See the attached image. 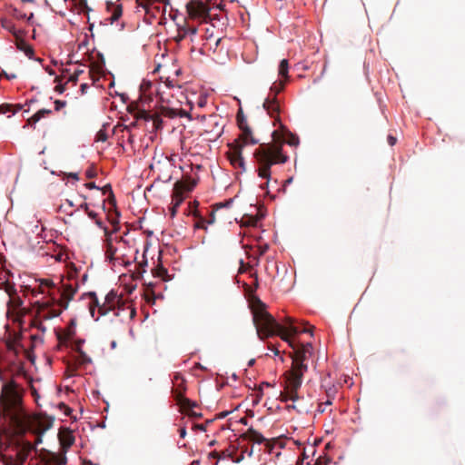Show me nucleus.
Listing matches in <instances>:
<instances>
[{
  "mask_svg": "<svg viewBox=\"0 0 465 465\" xmlns=\"http://www.w3.org/2000/svg\"><path fill=\"white\" fill-rule=\"evenodd\" d=\"M153 86V84L150 80L143 79L140 84V89L143 93H146L151 90Z\"/></svg>",
  "mask_w": 465,
  "mask_h": 465,
  "instance_id": "obj_24",
  "label": "nucleus"
},
{
  "mask_svg": "<svg viewBox=\"0 0 465 465\" xmlns=\"http://www.w3.org/2000/svg\"><path fill=\"white\" fill-rule=\"evenodd\" d=\"M396 141H397V139L394 136H392V135L388 136V143L390 145H391V146L394 145L396 143Z\"/></svg>",
  "mask_w": 465,
  "mask_h": 465,
  "instance_id": "obj_47",
  "label": "nucleus"
},
{
  "mask_svg": "<svg viewBox=\"0 0 465 465\" xmlns=\"http://www.w3.org/2000/svg\"><path fill=\"white\" fill-rule=\"evenodd\" d=\"M76 290L72 289L71 287L68 290V292H65L64 295H69V300L73 299L74 294L75 293Z\"/></svg>",
  "mask_w": 465,
  "mask_h": 465,
  "instance_id": "obj_48",
  "label": "nucleus"
},
{
  "mask_svg": "<svg viewBox=\"0 0 465 465\" xmlns=\"http://www.w3.org/2000/svg\"><path fill=\"white\" fill-rule=\"evenodd\" d=\"M197 33V28L196 27H189L186 31H185V35L186 34H189V35H195Z\"/></svg>",
  "mask_w": 465,
  "mask_h": 465,
  "instance_id": "obj_45",
  "label": "nucleus"
},
{
  "mask_svg": "<svg viewBox=\"0 0 465 465\" xmlns=\"http://www.w3.org/2000/svg\"><path fill=\"white\" fill-rule=\"evenodd\" d=\"M10 9H11L10 14H11L14 17H15V18H17V19H24V18H25V17H26V14H25V13H22V12H20L16 7H15V6L11 5V6H10Z\"/></svg>",
  "mask_w": 465,
  "mask_h": 465,
  "instance_id": "obj_25",
  "label": "nucleus"
},
{
  "mask_svg": "<svg viewBox=\"0 0 465 465\" xmlns=\"http://www.w3.org/2000/svg\"><path fill=\"white\" fill-rule=\"evenodd\" d=\"M152 122L155 130L162 128L163 120L160 117L153 116V120H152Z\"/></svg>",
  "mask_w": 465,
  "mask_h": 465,
  "instance_id": "obj_33",
  "label": "nucleus"
},
{
  "mask_svg": "<svg viewBox=\"0 0 465 465\" xmlns=\"http://www.w3.org/2000/svg\"><path fill=\"white\" fill-rule=\"evenodd\" d=\"M68 177L72 178L74 182L79 181V175L77 173H69L66 174Z\"/></svg>",
  "mask_w": 465,
  "mask_h": 465,
  "instance_id": "obj_42",
  "label": "nucleus"
},
{
  "mask_svg": "<svg viewBox=\"0 0 465 465\" xmlns=\"http://www.w3.org/2000/svg\"><path fill=\"white\" fill-rule=\"evenodd\" d=\"M123 14L122 5H114V9L112 10V15L109 18L110 23L114 24L115 21H117Z\"/></svg>",
  "mask_w": 465,
  "mask_h": 465,
  "instance_id": "obj_19",
  "label": "nucleus"
},
{
  "mask_svg": "<svg viewBox=\"0 0 465 465\" xmlns=\"http://www.w3.org/2000/svg\"><path fill=\"white\" fill-rule=\"evenodd\" d=\"M279 81H275L270 87L269 94L262 104L263 109L271 117H276L281 112V103L277 95L284 90L285 84L290 79L289 62L287 59L280 61L278 66Z\"/></svg>",
  "mask_w": 465,
  "mask_h": 465,
  "instance_id": "obj_3",
  "label": "nucleus"
},
{
  "mask_svg": "<svg viewBox=\"0 0 465 465\" xmlns=\"http://www.w3.org/2000/svg\"><path fill=\"white\" fill-rule=\"evenodd\" d=\"M66 463V457L64 456L63 457V460L57 463V465H64Z\"/></svg>",
  "mask_w": 465,
  "mask_h": 465,
  "instance_id": "obj_63",
  "label": "nucleus"
},
{
  "mask_svg": "<svg viewBox=\"0 0 465 465\" xmlns=\"http://www.w3.org/2000/svg\"><path fill=\"white\" fill-rule=\"evenodd\" d=\"M169 116L173 117H179V118H187L189 121L193 120V116L190 112L184 110V109H172Z\"/></svg>",
  "mask_w": 465,
  "mask_h": 465,
  "instance_id": "obj_16",
  "label": "nucleus"
},
{
  "mask_svg": "<svg viewBox=\"0 0 465 465\" xmlns=\"http://www.w3.org/2000/svg\"><path fill=\"white\" fill-rule=\"evenodd\" d=\"M65 90V86L64 84L62 83H58L55 87H54V91L59 94H62Z\"/></svg>",
  "mask_w": 465,
  "mask_h": 465,
  "instance_id": "obj_35",
  "label": "nucleus"
},
{
  "mask_svg": "<svg viewBox=\"0 0 465 465\" xmlns=\"http://www.w3.org/2000/svg\"><path fill=\"white\" fill-rule=\"evenodd\" d=\"M204 104H205V99L204 98H200L199 101H198V105L200 107H203V106H204Z\"/></svg>",
  "mask_w": 465,
  "mask_h": 465,
  "instance_id": "obj_57",
  "label": "nucleus"
},
{
  "mask_svg": "<svg viewBox=\"0 0 465 465\" xmlns=\"http://www.w3.org/2000/svg\"><path fill=\"white\" fill-rule=\"evenodd\" d=\"M115 94L121 97L122 102L126 103L128 100V95L126 94H118L117 92Z\"/></svg>",
  "mask_w": 465,
  "mask_h": 465,
  "instance_id": "obj_50",
  "label": "nucleus"
},
{
  "mask_svg": "<svg viewBox=\"0 0 465 465\" xmlns=\"http://www.w3.org/2000/svg\"><path fill=\"white\" fill-rule=\"evenodd\" d=\"M66 105V101L64 100H55L54 101V110L59 111Z\"/></svg>",
  "mask_w": 465,
  "mask_h": 465,
  "instance_id": "obj_32",
  "label": "nucleus"
},
{
  "mask_svg": "<svg viewBox=\"0 0 465 465\" xmlns=\"http://www.w3.org/2000/svg\"><path fill=\"white\" fill-rule=\"evenodd\" d=\"M327 394H328V400L324 403H320L317 408V411L319 413H323L325 411V406L332 404V399L330 396V392H327Z\"/></svg>",
  "mask_w": 465,
  "mask_h": 465,
  "instance_id": "obj_26",
  "label": "nucleus"
},
{
  "mask_svg": "<svg viewBox=\"0 0 465 465\" xmlns=\"http://www.w3.org/2000/svg\"><path fill=\"white\" fill-rule=\"evenodd\" d=\"M136 118H137V120H143L144 122H151L152 120H153V115H152L147 111L143 109L137 113Z\"/></svg>",
  "mask_w": 465,
  "mask_h": 465,
  "instance_id": "obj_21",
  "label": "nucleus"
},
{
  "mask_svg": "<svg viewBox=\"0 0 465 465\" xmlns=\"http://www.w3.org/2000/svg\"><path fill=\"white\" fill-rule=\"evenodd\" d=\"M84 186L89 190H94V189L100 190L101 189V187L96 185L95 183H87L84 184Z\"/></svg>",
  "mask_w": 465,
  "mask_h": 465,
  "instance_id": "obj_38",
  "label": "nucleus"
},
{
  "mask_svg": "<svg viewBox=\"0 0 465 465\" xmlns=\"http://www.w3.org/2000/svg\"><path fill=\"white\" fill-rule=\"evenodd\" d=\"M291 139L287 141V143L291 146H297L300 143L299 137L295 134H290Z\"/></svg>",
  "mask_w": 465,
  "mask_h": 465,
  "instance_id": "obj_29",
  "label": "nucleus"
},
{
  "mask_svg": "<svg viewBox=\"0 0 465 465\" xmlns=\"http://www.w3.org/2000/svg\"><path fill=\"white\" fill-rule=\"evenodd\" d=\"M254 364H255V359H251V360L248 361V363H247L248 367H252V366H253Z\"/></svg>",
  "mask_w": 465,
  "mask_h": 465,
  "instance_id": "obj_60",
  "label": "nucleus"
},
{
  "mask_svg": "<svg viewBox=\"0 0 465 465\" xmlns=\"http://www.w3.org/2000/svg\"><path fill=\"white\" fill-rule=\"evenodd\" d=\"M266 450L269 453H272L274 445L268 440L265 443Z\"/></svg>",
  "mask_w": 465,
  "mask_h": 465,
  "instance_id": "obj_39",
  "label": "nucleus"
},
{
  "mask_svg": "<svg viewBox=\"0 0 465 465\" xmlns=\"http://www.w3.org/2000/svg\"><path fill=\"white\" fill-rule=\"evenodd\" d=\"M43 309L47 311V313L44 316V318L47 319V320L58 317L61 314V312H62L59 310L53 309L51 304H48V303H44L43 304Z\"/></svg>",
  "mask_w": 465,
  "mask_h": 465,
  "instance_id": "obj_17",
  "label": "nucleus"
},
{
  "mask_svg": "<svg viewBox=\"0 0 465 465\" xmlns=\"http://www.w3.org/2000/svg\"><path fill=\"white\" fill-rule=\"evenodd\" d=\"M79 355L83 363H91L92 359L82 350L79 351Z\"/></svg>",
  "mask_w": 465,
  "mask_h": 465,
  "instance_id": "obj_31",
  "label": "nucleus"
},
{
  "mask_svg": "<svg viewBox=\"0 0 465 465\" xmlns=\"http://www.w3.org/2000/svg\"><path fill=\"white\" fill-rule=\"evenodd\" d=\"M195 428L201 431H206V426L204 424H196Z\"/></svg>",
  "mask_w": 465,
  "mask_h": 465,
  "instance_id": "obj_53",
  "label": "nucleus"
},
{
  "mask_svg": "<svg viewBox=\"0 0 465 465\" xmlns=\"http://www.w3.org/2000/svg\"><path fill=\"white\" fill-rule=\"evenodd\" d=\"M282 340L288 342V344L294 350L295 357L292 360L305 362V361L312 355V345L311 342H307L305 344L296 343L294 339L287 334L282 336Z\"/></svg>",
  "mask_w": 465,
  "mask_h": 465,
  "instance_id": "obj_5",
  "label": "nucleus"
},
{
  "mask_svg": "<svg viewBox=\"0 0 465 465\" xmlns=\"http://www.w3.org/2000/svg\"><path fill=\"white\" fill-rule=\"evenodd\" d=\"M253 155L259 165L258 176L266 179V182L260 187L262 190L267 189L272 182V166L277 163H285L289 157L282 153V145L272 143L260 144Z\"/></svg>",
  "mask_w": 465,
  "mask_h": 465,
  "instance_id": "obj_2",
  "label": "nucleus"
},
{
  "mask_svg": "<svg viewBox=\"0 0 465 465\" xmlns=\"http://www.w3.org/2000/svg\"><path fill=\"white\" fill-rule=\"evenodd\" d=\"M99 191H102L103 194L105 195L106 193L113 194V190L111 184H106L104 187H101Z\"/></svg>",
  "mask_w": 465,
  "mask_h": 465,
  "instance_id": "obj_34",
  "label": "nucleus"
},
{
  "mask_svg": "<svg viewBox=\"0 0 465 465\" xmlns=\"http://www.w3.org/2000/svg\"><path fill=\"white\" fill-rule=\"evenodd\" d=\"M86 213L90 219H93V220L97 219V213L95 212L89 210Z\"/></svg>",
  "mask_w": 465,
  "mask_h": 465,
  "instance_id": "obj_44",
  "label": "nucleus"
},
{
  "mask_svg": "<svg viewBox=\"0 0 465 465\" xmlns=\"http://www.w3.org/2000/svg\"><path fill=\"white\" fill-rule=\"evenodd\" d=\"M237 125L242 132V139L243 145L257 144L259 140L252 136V131L247 124L246 117L244 116L242 109L237 113Z\"/></svg>",
  "mask_w": 465,
  "mask_h": 465,
  "instance_id": "obj_6",
  "label": "nucleus"
},
{
  "mask_svg": "<svg viewBox=\"0 0 465 465\" xmlns=\"http://www.w3.org/2000/svg\"><path fill=\"white\" fill-rule=\"evenodd\" d=\"M94 223H95V224H96L100 229H102V230L104 232V234H105L106 236H110L112 233L116 232L118 231V229H119L118 227H116V228H114V230L112 232H109V230H108V227H107V226H105V225H104V223L101 220L96 219V220H94Z\"/></svg>",
  "mask_w": 465,
  "mask_h": 465,
  "instance_id": "obj_23",
  "label": "nucleus"
},
{
  "mask_svg": "<svg viewBox=\"0 0 465 465\" xmlns=\"http://www.w3.org/2000/svg\"><path fill=\"white\" fill-rule=\"evenodd\" d=\"M243 454H242L241 456H238V458L236 459H233L232 461L235 462V463H239L241 462L242 460H243Z\"/></svg>",
  "mask_w": 465,
  "mask_h": 465,
  "instance_id": "obj_55",
  "label": "nucleus"
},
{
  "mask_svg": "<svg viewBox=\"0 0 465 465\" xmlns=\"http://www.w3.org/2000/svg\"><path fill=\"white\" fill-rule=\"evenodd\" d=\"M233 203V199L230 198L223 203H219L216 204V210L221 208H230Z\"/></svg>",
  "mask_w": 465,
  "mask_h": 465,
  "instance_id": "obj_28",
  "label": "nucleus"
},
{
  "mask_svg": "<svg viewBox=\"0 0 465 465\" xmlns=\"http://www.w3.org/2000/svg\"><path fill=\"white\" fill-rule=\"evenodd\" d=\"M17 49L24 52L29 59H34L35 50L32 45H28L24 39H18Z\"/></svg>",
  "mask_w": 465,
  "mask_h": 465,
  "instance_id": "obj_14",
  "label": "nucleus"
},
{
  "mask_svg": "<svg viewBox=\"0 0 465 465\" xmlns=\"http://www.w3.org/2000/svg\"><path fill=\"white\" fill-rule=\"evenodd\" d=\"M245 145L243 143L240 146L239 150L235 152L231 157V163L233 166H239L242 171H245V161L242 156V151Z\"/></svg>",
  "mask_w": 465,
  "mask_h": 465,
  "instance_id": "obj_11",
  "label": "nucleus"
},
{
  "mask_svg": "<svg viewBox=\"0 0 465 465\" xmlns=\"http://www.w3.org/2000/svg\"><path fill=\"white\" fill-rule=\"evenodd\" d=\"M302 384V379L296 378L293 374H289L287 379V389L291 393V401L293 402L299 399L297 391L301 388Z\"/></svg>",
  "mask_w": 465,
  "mask_h": 465,
  "instance_id": "obj_9",
  "label": "nucleus"
},
{
  "mask_svg": "<svg viewBox=\"0 0 465 465\" xmlns=\"http://www.w3.org/2000/svg\"><path fill=\"white\" fill-rule=\"evenodd\" d=\"M187 435V430H186V428L185 427H182L180 430H179V436L180 438L183 439L185 438Z\"/></svg>",
  "mask_w": 465,
  "mask_h": 465,
  "instance_id": "obj_43",
  "label": "nucleus"
},
{
  "mask_svg": "<svg viewBox=\"0 0 465 465\" xmlns=\"http://www.w3.org/2000/svg\"><path fill=\"white\" fill-rule=\"evenodd\" d=\"M22 109H23V105L18 104L15 105V109H14V111H16V113H17V112H19Z\"/></svg>",
  "mask_w": 465,
  "mask_h": 465,
  "instance_id": "obj_62",
  "label": "nucleus"
},
{
  "mask_svg": "<svg viewBox=\"0 0 465 465\" xmlns=\"http://www.w3.org/2000/svg\"><path fill=\"white\" fill-rule=\"evenodd\" d=\"M132 126H135V124H134V123H133L131 125H124V129L130 133V132H131V127H132Z\"/></svg>",
  "mask_w": 465,
  "mask_h": 465,
  "instance_id": "obj_59",
  "label": "nucleus"
},
{
  "mask_svg": "<svg viewBox=\"0 0 465 465\" xmlns=\"http://www.w3.org/2000/svg\"><path fill=\"white\" fill-rule=\"evenodd\" d=\"M190 465H200V460H193V461L191 462V464H190Z\"/></svg>",
  "mask_w": 465,
  "mask_h": 465,
  "instance_id": "obj_64",
  "label": "nucleus"
},
{
  "mask_svg": "<svg viewBox=\"0 0 465 465\" xmlns=\"http://www.w3.org/2000/svg\"><path fill=\"white\" fill-rule=\"evenodd\" d=\"M232 411H224L217 414V419H224L227 417L230 413H232Z\"/></svg>",
  "mask_w": 465,
  "mask_h": 465,
  "instance_id": "obj_40",
  "label": "nucleus"
},
{
  "mask_svg": "<svg viewBox=\"0 0 465 465\" xmlns=\"http://www.w3.org/2000/svg\"><path fill=\"white\" fill-rule=\"evenodd\" d=\"M208 117V115H198L197 116V119H199L200 121L202 122H204V124H206V118Z\"/></svg>",
  "mask_w": 465,
  "mask_h": 465,
  "instance_id": "obj_56",
  "label": "nucleus"
},
{
  "mask_svg": "<svg viewBox=\"0 0 465 465\" xmlns=\"http://www.w3.org/2000/svg\"><path fill=\"white\" fill-rule=\"evenodd\" d=\"M224 124L222 123V117L219 114H209L206 118L205 133L211 134L213 139L216 140L223 133Z\"/></svg>",
  "mask_w": 465,
  "mask_h": 465,
  "instance_id": "obj_7",
  "label": "nucleus"
},
{
  "mask_svg": "<svg viewBox=\"0 0 465 465\" xmlns=\"http://www.w3.org/2000/svg\"><path fill=\"white\" fill-rule=\"evenodd\" d=\"M106 124H103V128L100 129L95 135V142H105L107 140V134L105 131Z\"/></svg>",
  "mask_w": 465,
  "mask_h": 465,
  "instance_id": "obj_22",
  "label": "nucleus"
},
{
  "mask_svg": "<svg viewBox=\"0 0 465 465\" xmlns=\"http://www.w3.org/2000/svg\"><path fill=\"white\" fill-rule=\"evenodd\" d=\"M82 73H83V70H77L74 74H72V75L69 76L68 81L74 82V83L77 82L78 76Z\"/></svg>",
  "mask_w": 465,
  "mask_h": 465,
  "instance_id": "obj_36",
  "label": "nucleus"
},
{
  "mask_svg": "<svg viewBox=\"0 0 465 465\" xmlns=\"http://www.w3.org/2000/svg\"><path fill=\"white\" fill-rule=\"evenodd\" d=\"M252 321L256 328L257 336L261 341H263L264 338L272 336L283 330L288 331L292 335L300 333H311V335H312V330L306 327L302 328L298 326L293 319L288 318L282 326L275 320V318H273V316L263 310L254 312L252 315Z\"/></svg>",
  "mask_w": 465,
  "mask_h": 465,
  "instance_id": "obj_1",
  "label": "nucleus"
},
{
  "mask_svg": "<svg viewBox=\"0 0 465 465\" xmlns=\"http://www.w3.org/2000/svg\"><path fill=\"white\" fill-rule=\"evenodd\" d=\"M92 297V302L90 303V313L93 318L95 317V313H98V316L94 319L98 321L101 316L106 315L110 311H114V306L118 302L119 298L117 292L114 290H111L104 298V302L100 303L96 293L92 292L89 293Z\"/></svg>",
  "mask_w": 465,
  "mask_h": 465,
  "instance_id": "obj_4",
  "label": "nucleus"
},
{
  "mask_svg": "<svg viewBox=\"0 0 465 465\" xmlns=\"http://www.w3.org/2000/svg\"><path fill=\"white\" fill-rule=\"evenodd\" d=\"M80 209H82L87 213L89 211V204L87 203H83L78 207V210H80Z\"/></svg>",
  "mask_w": 465,
  "mask_h": 465,
  "instance_id": "obj_46",
  "label": "nucleus"
},
{
  "mask_svg": "<svg viewBox=\"0 0 465 465\" xmlns=\"http://www.w3.org/2000/svg\"><path fill=\"white\" fill-rule=\"evenodd\" d=\"M66 407H67V405H66L64 402H60V403L58 404V408H59L61 411H64Z\"/></svg>",
  "mask_w": 465,
  "mask_h": 465,
  "instance_id": "obj_58",
  "label": "nucleus"
},
{
  "mask_svg": "<svg viewBox=\"0 0 465 465\" xmlns=\"http://www.w3.org/2000/svg\"><path fill=\"white\" fill-rule=\"evenodd\" d=\"M0 114H7L8 117H11L16 114V111H14V105L11 104H2L0 105Z\"/></svg>",
  "mask_w": 465,
  "mask_h": 465,
  "instance_id": "obj_18",
  "label": "nucleus"
},
{
  "mask_svg": "<svg viewBox=\"0 0 465 465\" xmlns=\"http://www.w3.org/2000/svg\"><path fill=\"white\" fill-rule=\"evenodd\" d=\"M215 211L216 210H213L210 213V216L208 219L200 217L199 220L195 223L194 228L195 229H204L206 231L207 224H213L215 222Z\"/></svg>",
  "mask_w": 465,
  "mask_h": 465,
  "instance_id": "obj_13",
  "label": "nucleus"
},
{
  "mask_svg": "<svg viewBox=\"0 0 465 465\" xmlns=\"http://www.w3.org/2000/svg\"><path fill=\"white\" fill-rule=\"evenodd\" d=\"M293 363V370L291 372V374H293L296 376V378L302 379L303 381V375L308 371V365L305 362L297 361L295 360H292Z\"/></svg>",
  "mask_w": 465,
  "mask_h": 465,
  "instance_id": "obj_12",
  "label": "nucleus"
},
{
  "mask_svg": "<svg viewBox=\"0 0 465 465\" xmlns=\"http://www.w3.org/2000/svg\"><path fill=\"white\" fill-rule=\"evenodd\" d=\"M134 134H132L130 133L129 137H128V142H129L130 143H134Z\"/></svg>",
  "mask_w": 465,
  "mask_h": 465,
  "instance_id": "obj_61",
  "label": "nucleus"
},
{
  "mask_svg": "<svg viewBox=\"0 0 465 465\" xmlns=\"http://www.w3.org/2000/svg\"><path fill=\"white\" fill-rule=\"evenodd\" d=\"M165 85H166L168 88H173V87H174V85H173V81H172V80H170V78H169V77H167V78H166V80H165Z\"/></svg>",
  "mask_w": 465,
  "mask_h": 465,
  "instance_id": "obj_51",
  "label": "nucleus"
},
{
  "mask_svg": "<svg viewBox=\"0 0 465 465\" xmlns=\"http://www.w3.org/2000/svg\"><path fill=\"white\" fill-rule=\"evenodd\" d=\"M88 89H89V85H88V84H85V83H84V84H82L80 85V91H81V94H84L87 92V90H88Z\"/></svg>",
  "mask_w": 465,
  "mask_h": 465,
  "instance_id": "obj_41",
  "label": "nucleus"
},
{
  "mask_svg": "<svg viewBox=\"0 0 465 465\" xmlns=\"http://www.w3.org/2000/svg\"><path fill=\"white\" fill-rule=\"evenodd\" d=\"M325 71H326V64L324 65L323 70H322V72L321 75H320L319 77H317V78H315V79L313 80V83H314V84H316V83H318V82L320 81V79H321V78L322 77V75L324 74Z\"/></svg>",
  "mask_w": 465,
  "mask_h": 465,
  "instance_id": "obj_52",
  "label": "nucleus"
},
{
  "mask_svg": "<svg viewBox=\"0 0 465 465\" xmlns=\"http://www.w3.org/2000/svg\"><path fill=\"white\" fill-rule=\"evenodd\" d=\"M64 414L65 416H71L72 412H73V410L72 408H70L69 406H67L64 411Z\"/></svg>",
  "mask_w": 465,
  "mask_h": 465,
  "instance_id": "obj_49",
  "label": "nucleus"
},
{
  "mask_svg": "<svg viewBox=\"0 0 465 465\" xmlns=\"http://www.w3.org/2000/svg\"><path fill=\"white\" fill-rule=\"evenodd\" d=\"M50 114H52V110L41 109L32 115L31 120L35 124L39 122L43 117Z\"/></svg>",
  "mask_w": 465,
  "mask_h": 465,
  "instance_id": "obj_20",
  "label": "nucleus"
},
{
  "mask_svg": "<svg viewBox=\"0 0 465 465\" xmlns=\"http://www.w3.org/2000/svg\"><path fill=\"white\" fill-rule=\"evenodd\" d=\"M247 433L251 434V436L253 438V442L255 444L260 445L262 443H266L268 440L261 432L257 431L252 427H250L248 429Z\"/></svg>",
  "mask_w": 465,
  "mask_h": 465,
  "instance_id": "obj_15",
  "label": "nucleus"
},
{
  "mask_svg": "<svg viewBox=\"0 0 465 465\" xmlns=\"http://www.w3.org/2000/svg\"><path fill=\"white\" fill-rule=\"evenodd\" d=\"M85 175H86L87 178L91 179V178L95 177L96 173H95V171L94 169L89 168V169H87L85 171Z\"/></svg>",
  "mask_w": 465,
  "mask_h": 465,
  "instance_id": "obj_37",
  "label": "nucleus"
},
{
  "mask_svg": "<svg viewBox=\"0 0 465 465\" xmlns=\"http://www.w3.org/2000/svg\"><path fill=\"white\" fill-rule=\"evenodd\" d=\"M1 25L4 29L12 34L16 39H20L23 35V31L15 28V25L9 20L5 18L0 19Z\"/></svg>",
  "mask_w": 465,
  "mask_h": 465,
  "instance_id": "obj_10",
  "label": "nucleus"
},
{
  "mask_svg": "<svg viewBox=\"0 0 465 465\" xmlns=\"http://www.w3.org/2000/svg\"><path fill=\"white\" fill-rule=\"evenodd\" d=\"M34 18V13H30L28 15H26V17L25 18L28 23H30Z\"/></svg>",
  "mask_w": 465,
  "mask_h": 465,
  "instance_id": "obj_54",
  "label": "nucleus"
},
{
  "mask_svg": "<svg viewBox=\"0 0 465 465\" xmlns=\"http://www.w3.org/2000/svg\"><path fill=\"white\" fill-rule=\"evenodd\" d=\"M0 381L2 382L0 393V404L5 406L8 404L10 398L15 393L16 389L15 381L11 379L8 381H5L3 373L0 371Z\"/></svg>",
  "mask_w": 465,
  "mask_h": 465,
  "instance_id": "obj_8",
  "label": "nucleus"
},
{
  "mask_svg": "<svg viewBox=\"0 0 465 465\" xmlns=\"http://www.w3.org/2000/svg\"><path fill=\"white\" fill-rule=\"evenodd\" d=\"M180 203H181V201H177L174 204H173L169 208L170 215H171L172 218H173L176 215L177 209H178Z\"/></svg>",
  "mask_w": 465,
  "mask_h": 465,
  "instance_id": "obj_30",
  "label": "nucleus"
},
{
  "mask_svg": "<svg viewBox=\"0 0 465 465\" xmlns=\"http://www.w3.org/2000/svg\"><path fill=\"white\" fill-rule=\"evenodd\" d=\"M36 281L39 282L40 287L45 286V287H47L49 289L54 288V283L51 280H49V279H38Z\"/></svg>",
  "mask_w": 465,
  "mask_h": 465,
  "instance_id": "obj_27",
  "label": "nucleus"
}]
</instances>
